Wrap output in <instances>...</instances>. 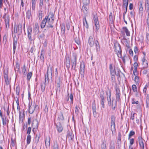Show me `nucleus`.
<instances>
[{
	"mask_svg": "<svg viewBox=\"0 0 149 149\" xmlns=\"http://www.w3.org/2000/svg\"><path fill=\"white\" fill-rule=\"evenodd\" d=\"M79 109L77 106H76L75 107V113H76L77 115L79 113Z\"/></svg>",
	"mask_w": 149,
	"mask_h": 149,
	"instance_id": "13d9d810",
	"label": "nucleus"
},
{
	"mask_svg": "<svg viewBox=\"0 0 149 149\" xmlns=\"http://www.w3.org/2000/svg\"><path fill=\"white\" fill-rule=\"evenodd\" d=\"M88 42L89 44L91 47L93 46V45L94 42L93 37L92 36L90 37Z\"/></svg>",
	"mask_w": 149,
	"mask_h": 149,
	"instance_id": "a211bd4d",
	"label": "nucleus"
},
{
	"mask_svg": "<svg viewBox=\"0 0 149 149\" xmlns=\"http://www.w3.org/2000/svg\"><path fill=\"white\" fill-rule=\"evenodd\" d=\"M132 89L134 92H137V87L135 85H133L132 86Z\"/></svg>",
	"mask_w": 149,
	"mask_h": 149,
	"instance_id": "37998d69",
	"label": "nucleus"
},
{
	"mask_svg": "<svg viewBox=\"0 0 149 149\" xmlns=\"http://www.w3.org/2000/svg\"><path fill=\"white\" fill-rule=\"evenodd\" d=\"M142 61L143 67L145 68H146L148 66V64L147 61L145 57L143 56L142 59Z\"/></svg>",
	"mask_w": 149,
	"mask_h": 149,
	"instance_id": "2eb2a0df",
	"label": "nucleus"
},
{
	"mask_svg": "<svg viewBox=\"0 0 149 149\" xmlns=\"http://www.w3.org/2000/svg\"><path fill=\"white\" fill-rule=\"evenodd\" d=\"M107 100L109 103V105H111V107L112 109H114L115 108V104H113V100L112 101V103L111 104V91H110L109 90L107 92Z\"/></svg>",
	"mask_w": 149,
	"mask_h": 149,
	"instance_id": "7ed1b4c3",
	"label": "nucleus"
},
{
	"mask_svg": "<svg viewBox=\"0 0 149 149\" xmlns=\"http://www.w3.org/2000/svg\"><path fill=\"white\" fill-rule=\"evenodd\" d=\"M123 8L125 9L126 12L127 11V6L128 4V0H123Z\"/></svg>",
	"mask_w": 149,
	"mask_h": 149,
	"instance_id": "dca6fc26",
	"label": "nucleus"
},
{
	"mask_svg": "<svg viewBox=\"0 0 149 149\" xmlns=\"http://www.w3.org/2000/svg\"><path fill=\"white\" fill-rule=\"evenodd\" d=\"M65 65L66 67L68 68L70 67V61L69 58H66V61L65 62Z\"/></svg>",
	"mask_w": 149,
	"mask_h": 149,
	"instance_id": "2f4dec72",
	"label": "nucleus"
},
{
	"mask_svg": "<svg viewBox=\"0 0 149 149\" xmlns=\"http://www.w3.org/2000/svg\"><path fill=\"white\" fill-rule=\"evenodd\" d=\"M57 130L59 132H61L62 131L63 128L61 124H59L56 125Z\"/></svg>",
	"mask_w": 149,
	"mask_h": 149,
	"instance_id": "a878e982",
	"label": "nucleus"
},
{
	"mask_svg": "<svg viewBox=\"0 0 149 149\" xmlns=\"http://www.w3.org/2000/svg\"><path fill=\"white\" fill-rule=\"evenodd\" d=\"M54 15L52 13L50 12L48 15L46 16L45 18L47 21L46 26L49 28H52L53 24L54 21Z\"/></svg>",
	"mask_w": 149,
	"mask_h": 149,
	"instance_id": "f257e3e1",
	"label": "nucleus"
},
{
	"mask_svg": "<svg viewBox=\"0 0 149 149\" xmlns=\"http://www.w3.org/2000/svg\"><path fill=\"white\" fill-rule=\"evenodd\" d=\"M83 23L84 26V28L85 27L87 29L88 27V24L87 23V21L86 20V17H85L83 19Z\"/></svg>",
	"mask_w": 149,
	"mask_h": 149,
	"instance_id": "f3484780",
	"label": "nucleus"
},
{
	"mask_svg": "<svg viewBox=\"0 0 149 149\" xmlns=\"http://www.w3.org/2000/svg\"><path fill=\"white\" fill-rule=\"evenodd\" d=\"M82 1L84 5H87L89 3L90 0H82Z\"/></svg>",
	"mask_w": 149,
	"mask_h": 149,
	"instance_id": "e433bc0d",
	"label": "nucleus"
},
{
	"mask_svg": "<svg viewBox=\"0 0 149 149\" xmlns=\"http://www.w3.org/2000/svg\"><path fill=\"white\" fill-rule=\"evenodd\" d=\"M14 32L15 33L18 32L20 33L22 32V26L19 24L18 25H15L14 27Z\"/></svg>",
	"mask_w": 149,
	"mask_h": 149,
	"instance_id": "6e6552de",
	"label": "nucleus"
},
{
	"mask_svg": "<svg viewBox=\"0 0 149 149\" xmlns=\"http://www.w3.org/2000/svg\"><path fill=\"white\" fill-rule=\"evenodd\" d=\"M16 94L17 95H19V88H17L16 89Z\"/></svg>",
	"mask_w": 149,
	"mask_h": 149,
	"instance_id": "774afa93",
	"label": "nucleus"
},
{
	"mask_svg": "<svg viewBox=\"0 0 149 149\" xmlns=\"http://www.w3.org/2000/svg\"><path fill=\"white\" fill-rule=\"evenodd\" d=\"M47 23L46 20L45 19H43L41 24V27L42 28H44L45 26L46 25V26Z\"/></svg>",
	"mask_w": 149,
	"mask_h": 149,
	"instance_id": "4be33fe9",
	"label": "nucleus"
},
{
	"mask_svg": "<svg viewBox=\"0 0 149 149\" xmlns=\"http://www.w3.org/2000/svg\"><path fill=\"white\" fill-rule=\"evenodd\" d=\"M120 89L117 87H116V97L117 101H119L120 100Z\"/></svg>",
	"mask_w": 149,
	"mask_h": 149,
	"instance_id": "9b49d317",
	"label": "nucleus"
},
{
	"mask_svg": "<svg viewBox=\"0 0 149 149\" xmlns=\"http://www.w3.org/2000/svg\"><path fill=\"white\" fill-rule=\"evenodd\" d=\"M115 118L114 116H112L111 117V130L113 134V132L115 131Z\"/></svg>",
	"mask_w": 149,
	"mask_h": 149,
	"instance_id": "39448f33",
	"label": "nucleus"
},
{
	"mask_svg": "<svg viewBox=\"0 0 149 149\" xmlns=\"http://www.w3.org/2000/svg\"><path fill=\"white\" fill-rule=\"evenodd\" d=\"M32 75V73L31 72L28 73L27 75V79L28 80H29Z\"/></svg>",
	"mask_w": 149,
	"mask_h": 149,
	"instance_id": "ea45409f",
	"label": "nucleus"
},
{
	"mask_svg": "<svg viewBox=\"0 0 149 149\" xmlns=\"http://www.w3.org/2000/svg\"><path fill=\"white\" fill-rule=\"evenodd\" d=\"M75 42L78 45L80 44V42L79 38L78 37H76L75 39Z\"/></svg>",
	"mask_w": 149,
	"mask_h": 149,
	"instance_id": "c03bdc74",
	"label": "nucleus"
},
{
	"mask_svg": "<svg viewBox=\"0 0 149 149\" xmlns=\"http://www.w3.org/2000/svg\"><path fill=\"white\" fill-rule=\"evenodd\" d=\"M83 11L84 13H86L88 10V8L85 6H83L82 7Z\"/></svg>",
	"mask_w": 149,
	"mask_h": 149,
	"instance_id": "a19ab883",
	"label": "nucleus"
},
{
	"mask_svg": "<svg viewBox=\"0 0 149 149\" xmlns=\"http://www.w3.org/2000/svg\"><path fill=\"white\" fill-rule=\"evenodd\" d=\"M92 109L93 111L96 110V107L95 104V102H93L92 104Z\"/></svg>",
	"mask_w": 149,
	"mask_h": 149,
	"instance_id": "49530a36",
	"label": "nucleus"
},
{
	"mask_svg": "<svg viewBox=\"0 0 149 149\" xmlns=\"http://www.w3.org/2000/svg\"><path fill=\"white\" fill-rule=\"evenodd\" d=\"M93 23L95 27V29L94 28V30L95 31L96 33H97L100 28L99 22L96 14L93 15Z\"/></svg>",
	"mask_w": 149,
	"mask_h": 149,
	"instance_id": "f03ea898",
	"label": "nucleus"
},
{
	"mask_svg": "<svg viewBox=\"0 0 149 149\" xmlns=\"http://www.w3.org/2000/svg\"><path fill=\"white\" fill-rule=\"evenodd\" d=\"M36 3L32 2V10H34L35 8Z\"/></svg>",
	"mask_w": 149,
	"mask_h": 149,
	"instance_id": "864d4df0",
	"label": "nucleus"
},
{
	"mask_svg": "<svg viewBox=\"0 0 149 149\" xmlns=\"http://www.w3.org/2000/svg\"><path fill=\"white\" fill-rule=\"evenodd\" d=\"M95 45L96 46V49L97 50H98V49H99V45L98 42H97L95 43Z\"/></svg>",
	"mask_w": 149,
	"mask_h": 149,
	"instance_id": "4d7b16f0",
	"label": "nucleus"
},
{
	"mask_svg": "<svg viewBox=\"0 0 149 149\" xmlns=\"http://www.w3.org/2000/svg\"><path fill=\"white\" fill-rule=\"evenodd\" d=\"M77 56L76 54L74 55L71 58V63L72 68L73 69H75L76 65V61L77 58Z\"/></svg>",
	"mask_w": 149,
	"mask_h": 149,
	"instance_id": "423d86ee",
	"label": "nucleus"
},
{
	"mask_svg": "<svg viewBox=\"0 0 149 149\" xmlns=\"http://www.w3.org/2000/svg\"><path fill=\"white\" fill-rule=\"evenodd\" d=\"M135 134V132L134 131H131L130 132L129 134V138H130L131 136L134 135Z\"/></svg>",
	"mask_w": 149,
	"mask_h": 149,
	"instance_id": "a18cd8bd",
	"label": "nucleus"
},
{
	"mask_svg": "<svg viewBox=\"0 0 149 149\" xmlns=\"http://www.w3.org/2000/svg\"><path fill=\"white\" fill-rule=\"evenodd\" d=\"M48 76H49V75H48V74H47V75H45V83L46 82L47 80L48 83V82L49 79V78H48Z\"/></svg>",
	"mask_w": 149,
	"mask_h": 149,
	"instance_id": "680f3d73",
	"label": "nucleus"
},
{
	"mask_svg": "<svg viewBox=\"0 0 149 149\" xmlns=\"http://www.w3.org/2000/svg\"><path fill=\"white\" fill-rule=\"evenodd\" d=\"M3 18L5 19V24L6 27L7 28L9 26V21L10 20L9 16L8 15H5L3 16Z\"/></svg>",
	"mask_w": 149,
	"mask_h": 149,
	"instance_id": "1a4fd4ad",
	"label": "nucleus"
},
{
	"mask_svg": "<svg viewBox=\"0 0 149 149\" xmlns=\"http://www.w3.org/2000/svg\"><path fill=\"white\" fill-rule=\"evenodd\" d=\"M147 87H148V86H147V85H145L143 89V92L144 93H145L146 92V90H147Z\"/></svg>",
	"mask_w": 149,
	"mask_h": 149,
	"instance_id": "69168bd1",
	"label": "nucleus"
},
{
	"mask_svg": "<svg viewBox=\"0 0 149 149\" xmlns=\"http://www.w3.org/2000/svg\"><path fill=\"white\" fill-rule=\"evenodd\" d=\"M134 52L136 54L138 53L139 52L138 48L136 46H135L134 47Z\"/></svg>",
	"mask_w": 149,
	"mask_h": 149,
	"instance_id": "8fccbe9b",
	"label": "nucleus"
},
{
	"mask_svg": "<svg viewBox=\"0 0 149 149\" xmlns=\"http://www.w3.org/2000/svg\"><path fill=\"white\" fill-rule=\"evenodd\" d=\"M135 81L136 83H138L139 81V77L137 76H136L134 78Z\"/></svg>",
	"mask_w": 149,
	"mask_h": 149,
	"instance_id": "3c124183",
	"label": "nucleus"
},
{
	"mask_svg": "<svg viewBox=\"0 0 149 149\" xmlns=\"http://www.w3.org/2000/svg\"><path fill=\"white\" fill-rule=\"evenodd\" d=\"M69 98H70V99L71 103H72V101H73V96L72 94H70L69 97L68 98V100H69Z\"/></svg>",
	"mask_w": 149,
	"mask_h": 149,
	"instance_id": "de8ad7c7",
	"label": "nucleus"
},
{
	"mask_svg": "<svg viewBox=\"0 0 149 149\" xmlns=\"http://www.w3.org/2000/svg\"><path fill=\"white\" fill-rule=\"evenodd\" d=\"M31 128L30 127H29L28 128L27 134H29V135L30 134L31 131Z\"/></svg>",
	"mask_w": 149,
	"mask_h": 149,
	"instance_id": "e2e57ef3",
	"label": "nucleus"
},
{
	"mask_svg": "<svg viewBox=\"0 0 149 149\" xmlns=\"http://www.w3.org/2000/svg\"><path fill=\"white\" fill-rule=\"evenodd\" d=\"M134 139H131L130 141V145L132 146L134 143Z\"/></svg>",
	"mask_w": 149,
	"mask_h": 149,
	"instance_id": "052dcab7",
	"label": "nucleus"
},
{
	"mask_svg": "<svg viewBox=\"0 0 149 149\" xmlns=\"http://www.w3.org/2000/svg\"><path fill=\"white\" fill-rule=\"evenodd\" d=\"M93 113L94 117H96L98 116V114H97L96 110L93 111Z\"/></svg>",
	"mask_w": 149,
	"mask_h": 149,
	"instance_id": "6e6d98bb",
	"label": "nucleus"
},
{
	"mask_svg": "<svg viewBox=\"0 0 149 149\" xmlns=\"http://www.w3.org/2000/svg\"><path fill=\"white\" fill-rule=\"evenodd\" d=\"M40 136L39 134H36L35 138V141L36 143H38L39 141Z\"/></svg>",
	"mask_w": 149,
	"mask_h": 149,
	"instance_id": "f704fd0d",
	"label": "nucleus"
},
{
	"mask_svg": "<svg viewBox=\"0 0 149 149\" xmlns=\"http://www.w3.org/2000/svg\"><path fill=\"white\" fill-rule=\"evenodd\" d=\"M45 143V146L47 148L49 147L50 144V139L49 138L46 139Z\"/></svg>",
	"mask_w": 149,
	"mask_h": 149,
	"instance_id": "5701e85b",
	"label": "nucleus"
},
{
	"mask_svg": "<svg viewBox=\"0 0 149 149\" xmlns=\"http://www.w3.org/2000/svg\"><path fill=\"white\" fill-rule=\"evenodd\" d=\"M28 31V36L30 40H32V39L31 38V33L32 32V29L31 27H29L27 29Z\"/></svg>",
	"mask_w": 149,
	"mask_h": 149,
	"instance_id": "ddd939ff",
	"label": "nucleus"
},
{
	"mask_svg": "<svg viewBox=\"0 0 149 149\" xmlns=\"http://www.w3.org/2000/svg\"><path fill=\"white\" fill-rule=\"evenodd\" d=\"M145 5L146 9L147 11H149V0H145Z\"/></svg>",
	"mask_w": 149,
	"mask_h": 149,
	"instance_id": "aec40b11",
	"label": "nucleus"
},
{
	"mask_svg": "<svg viewBox=\"0 0 149 149\" xmlns=\"http://www.w3.org/2000/svg\"><path fill=\"white\" fill-rule=\"evenodd\" d=\"M17 44V42H14L13 43V50L14 51V53H15V50L16 48Z\"/></svg>",
	"mask_w": 149,
	"mask_h": 149,
	"instance_id": "09e8293b",
	"label": "nucleus"
},
{
	"mask_svg": "<svg viewBox=\"0 0 149 149\" xmlns=\"http://www.w3.org/2000/svg\"><path fill=\"white\" fill-rule=\"evenodd\" d=\"M33 126L34 127V129L37 128L38 126V123L37 120L34 121L33 123Z\"/></svg>",
	"mask_w": 149,
	"mask_h": 149,
	"instance_id": "c756f323",
	"label": "nucleus"
},
{
	"mask_svg": "<svg viewBox=\"0 0 149 149\" xmlns=\"http://www.w3.org/2000/svg\"><path fill=\"white\" fill-rule=\"evenodd\" d=\"M85 65L84 63H81L80 65V73L81 76H84V73Z\"/></svg>",
	"mask_w": 149,
	"mask_h": 149,
	"instance_id": "9d476101",
	"label": "nucleus"
},
{
	"mask_svg": "<svg viewBox=\"0 0 149 149\" xmlns=\"http://www.w3.org/2000/svg\"><path fill=\"white\" fill-rule=\"evenodd\" d=\"M59 119L61 120H64V117L62 114L60 115L58 117Z\"/></svg>",
	"mask_w": 149,
	"mask_h": 149,
	"instance_id": "0e129e2a",
	"label": "nucleus"
},
{
	"mask_svg": "<svg viewBox=\"0 0 149 149\" xmlns=\"http://www.w3.org/2000/svg\"><path fill=\"white\" fill-rule=\"evenodd\" d=\"M133 4L132 3H130L129 6V9L130 10H132L133 9Z\"/></svg>",
	"mask_w": 149,
	"mask_h": 149,
	"instance_id": "338daca9",
	"label": "nucleus"
},
{
	"mask_svg": "<svg viewBox=\"0 0 149 149\" xmlns=\"http://www.w3.org/2000/svg\"><path fill=\"white\" fill-rule=\"evenodd\" d=\"M138 140L141 149H144V143L145 142V141L142 138V137L140 136H139Z\"/></svg>",
	"mask_w": 149,
	"mask_h": 149,
	"instance_id": "0eeeda50",
	"label": "nucleus"
},
{
	"mask_svg": "<svg viewBox=\"0 0 149 149\" xmlns=\"http://www.w3.org/2000/svg\"><path fill=\"white\" fill-rule=\"evenodd\" d=\"M100 97L101 99V103L102 105V106L103 108H104V97L103 95H101Z\"/></svg>",
	"mask_w": 149,
	"mask_h": 149,
	"instance_id": "393cba45",
	"label": "nucleus"
},
{
	"mask_svg": "<svg viewBox=\"0 0 149 149\" xmlns=\"http://www.w3.org/2000/svg\"><path fill=\"white\" fill-rule=\"evenodd\" d=\"M57 89H58L59 91H60V81H59L57 83Z\"/></svg>",
	"mask_w": 149,
	"mask_h": 149,
	"instance_id": "5fc2aeb1",
	"label": "nucleus"
},
{
	"mask_svg": "<svg viewBox=\"0 0 149 149\" xmlns=\"http://www.w3.org/2000/svg\"><path fill=\"white\" fill-rule=\"evenodd\" d=\"M34 30L36 32L38 31L39 30L38 24L37 23H36L35 24Z\"/></svg>",
	"mask_w": 149,
	"mask_h": 149,
	"instance_id": "473e14b6",
	"label": "nucleus"
},
{
	"mask_svg": "<svg viewBox=\"0 0 149 149\" xmlns=\"http://www.w3.org/2000/svg\"><path fill=\"white\" fill-rule=\"evenodd\" d=\"M109 19L111 21H113L114 19V17H113V14L112 13H111L109 15Z\"/></svg>",
	"mask_w": 149,
	"mask_h": 149,
	"instance_id": "4c0bfd02",
	"label": "nucleus"
},
{
	"mask_svg": "<svg viewBox=\"0 0 149 149\" xmlns=\"http://www.w3.org/2000/svg\"><path fill=\"white\" fill-rule=\"evenodd\" d=\"M42 13H39V14L38 17H39V19L40 20H41L42 19Z\"/></svg>",
	"mask_w": 149,
	"mask_h": 149,
	"instance_id": "bf43d9fd",
	"label": "nucleus"
},
{
	"mask_svg": "<svg viewBox=\"0 0 149 149\" xmlns=\"http://www.w3.org/2000/svg\"><path fill=\"white\" fill-rule=\"evenodd\" d=\"M146 107H149V95H147L146 96Z\"/></svg>",
	"mask_w": 149,
	"mask_h": 149,
	"instance_id": "72a5a7b5",
	"label": "nucleus"
},
{
	"mask_svg": "<svg viewBox=\"0 0 149 149\" xmlns=\"http://www.w3.org/2000/svg\"><path fill=\"white\" fill-rule=\"evenodd\" d=\"M27 17L29 19H30L31 16V13L30 9L27 10L26 12Z\"/></svg>",
	"mask_w": 149,
	"mask_h": 149,
	"instance_id": "bb28decb",
	"label": "nucleus"
},
{
	"mask_svg": "<svg viewBox=\"0 0 149 149\" xmlns=\"http://www.w3.org/2000/svg\"><path fill=\"white\" fill-rule=\"evenodd\" d=\"M115 51L116 53L119 58H121V50L120 45L119 44H116L115 45Z\"/></svg>",
	"mask_w": 149,
	"mask_h": 149,
	"instance_id": "20e7f679",
	"label": "nucleus"
},
{
	"mask_svg": "<svg viewBox=\"0 0 149 149\" xmlns=\"http://www.w3.org/2000/svg\"><path fill=\"white\" fill-rule=\"evenodd\" d=\"M4 77L6 84H9V79H8V75L6 73H4Z\"/></svg>",
	"mask_w": 149,
	"mask_h": 149,
	"instance_id": "412c9836",
	"label": "nucleus"
},
{
	"mask_svg": "<svg viewBox=\"0 0 149 149\" xmlns=\"http://www.w3.org/2000/svg\"><path fill=\"white\" fill-rule=\"evenodd\" d=\"M110 71L111 74L112 75V77L113 78L115 74V72L113 69L110 70Z\"/></svg>",
	"mask_w": 149,
	"mask_h": 149,
	"instance_id": "79ce46f5",
	"label": "nucleus"
},
{
	"mask_svg": "<svg viewBox=\"0 0 149 149\" xmlns=\"http://www.w3.org/2000/svg\"><path fill=\"white\" fill-rule=\"evenodd\" d=\"M47 74L48 75L50 74L51 77H52V67L49 65L48 67V68L47 70Z\"/></svg>",
	"mask_w": 149,
	"mask_h": 149,
	"instance_id": "4468645a",
	"label": "nucleus"
},
{
	"mask_svg": "<svg viewBox=\"0 0 149 149\" xmlns=\"http://www.w3.org/2000/svg\"><path fill=\"white\" fill-rule=\"evenodd\" d=\"M133 73L135 76H136L137 74V68H134Z\"/></svg>",
	"mask_w": 149,
	"mask_h": 149,
	"instance_id": "603ef678",
	"label": "nucleus"
},
{
	"mask_svg": "<svg viewBox=\"0 0 149 149\" xmlns=\"http://www.w3.org/2000/svg\"><path fill=\"white\" fill-rule=\"evenodd\" d=\"M53 149H59V145L56 142H54Z\"/></svg>",
	"mask_w": 149,
	"mask_h": 149,
	"instance_id": "cd10ccee",
	"label": "nucleus"
},
{
	"mask_svg": "<svg viewBox=\"0 0 149 149\" xmlns=\"http://www.w3.org/2000/svg\"><path fill=\"white\" fill-rule=\"evenodd\" d=\"M139 12L140 14H141L142 15H143V10L142 3H141L140 4L139 8Z\"/></svg>",
	"mask_w": 149,
	"mask_h": 149,
	"instance_id": "c85d7f7f",
	"label": "nucleus"
},
{
	"mask_svg": "<svg viewBox=\"0 0 149 149\" xmlns=\"http://www.w3.org/2000/svg\"><path fill=\"white\" fill-rule=\"evenodd\" d=\"M19 69V65L17 63H16L15 65V71H18Z\"/></svg>",
	"mask_w": 149,
	"mask_h": 149,
	"instance_id": "58836bf2",
	"label": "nucleus"
},
{
	"mask_svg": "<svg viewBox=\"0 0 149 149\" xmlns=\"http://www.w3.org/2000/svg\"><path fill=\"white\" fill-rule=\"evenodd\" d=\"M123 32L125 33L126 35L127 36H130V33L128 29L126 27H124L123 28Z\"/></svg>",
	"mask_w": 149,
	"mask_h": 149,
	"instance_id": "b1692460",
	"label": "nucleus"
},
{
	"mask_svg": "<svg viewBox=\"0 0 149 149\" xmlns=\"http://www.w3.org/2000/svg\"><path fill=\"white\" fill-rule=\"evenodd\" d=\"M45 83H41V90L42 92H44L45 89Z\"/></svg>",
	"mask_w": 149,
	"mask_h": 149,
	"instance_id": "7c9ffc66",
	"label": "nucleus"
},
{
	"mask_svg": "<svg viewBox=\"0 0 149 149\" xmlns=\"http://www.w3.org/2000/svg\"><path fill=\"white\" fill-rule=\"evenodd\" d=\"M31 136L29 135L27 136V144H29L31 142Z\"/></svg>",
	"mask_w": 149,
	"mask_h": 149,
	"instance_id": "c9c22d12",
	"label": "nucleus"
},
{
	"mask_svg": "<svg viewBox=\"0 0 149 149\" xmlns=\"http://www.w3.org/2000/svg\"><path fill=\"white\" fill-rule=\"evenodd\" d=\"M121 141V136L120 134H119L118 137V140H117V143L118 144L117 146V148L118 149H120V146L119 145V144L120 143Z\"/></svg>",
	"mask_w": 149,
	"mask_h": 149,
	"instance_id": "6ab92c4d",
	"label": "nucleus"
},
{
	"mask_svg": "<svg viewBox=\"0 0 149 149\" xmlns=\"http://www.w3.org/2000/svg\"><path fill=\"white\" fill-rule=\"evenodd\" d=\"M36 105L34 104L30 105L29 107V112L30 114H32L34 112L35 108Z\"/></svg>",
	"mask_w": 149,
	"mask_h": 149,
	"instance_id": "f8f14e48",
	"label": "nucleus"
}]
</instances>
